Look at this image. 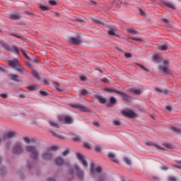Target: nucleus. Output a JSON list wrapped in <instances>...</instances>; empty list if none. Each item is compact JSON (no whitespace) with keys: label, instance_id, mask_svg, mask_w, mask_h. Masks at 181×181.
<instances>
[{"label":"nucleus","instance_id":"nucleus-59","mask_svg":"<svg viewBox=\"0 0 181 181\" xmlns=\"http://www.w3.org/2000/svg\"><path fill=\"white\" fill-rule=\"evenodd\" d=\"M44 84H45V86H49V81H47V79H44Z\"/></svg>","mask_w":181,"mask_h":181},{"label":"nucleus","instance_id":"nucleus-30","mask_svg":"<svg viewBox=\"0 0 181 181\" xmlns=\"http://www.w3.org/2000/svg\"><path fill=\"white\" fill-rule=\"evenodd\" d=\"M33 76L34 78H37V80H40V75H39V73H37V71H33Z\"/></svg>","mask_w":181,"mask_h":181},{"label":"nucleus","instance_id":"nucleus-6","mask_svg":"<svg viewBox=\"0 0 181 181\" xmlns=\"http://www.w3.org/2000/svg\"><path fill=\"white\" fill-rule=\"evenodd\" d=\"M163 64L164 66H160L158 67L159 71L161 73H164L165 74H170V70L169 69V68L167 66L168 64H169V62L168 61H163Z\"/></svg>","mask_w":181,"mask_h":181},{"label":"nucleus","instance_id":"nucleus-43","mask_svg":"<svg viewBox=\"0 0 181 181\" xmlns=\"http://www.w3.org/2000/svg\"><path fill=\"white\" fill-rule=\"evenodd\" d=\"M168 181H177V179L175 176H170L168 178Z\"/></svg>","mask_w":181,"mask_h":181},{"label":"nucleus","instance_id":"nucleus-8","mask_svg":"<svg viewBox=\"0 0 181 181\" xmlns=\"http://www.w3.org/2000/svg\"><path fill=\"white\" fill-rule=\"evenodd\" d=\"M42 159L44 160H52L53 159V154L50 150L45 151L42 155Z\"/></svg>","mask_w":181,"mask_h":181},{"label":"nucleus","instance_id":"nucleus-46","mask_svg":"<svg viewBox=\"0 0 181 181\" xmlns=\"http://www.w3.org/2000/svg\"><path fill=\"white\" fill-rule=\"evenodd\" d=\"M83 146L86 148V149H91V145L88 143H84Z\"/></svg>","mask_w":181,"mask_h":181},{"label":"nucleus","instance_id":"nucleus-20","mask_svg":"<svg viewBox=\"0 0 181 181\" xmlns=\"http://www.w3.org/2000/svg\"><path fill=\"white\" fill-rule=\"evenodd\" d=\"M71 136L74 142H81V139L76 134L71 133Z\"/></svg>","mask_w":181,"mask_h":181},{"label":"nucleus","instance_id":"nucleus-15","mask_svg":"<svg viewBox=\"0 0 181 181\" xmlns=\"http://www.w3.org/2000/svg\"><path fill=\"white\" fill-rule=\"evenodd\" d=\"M123 115L124 117H128L129 118H134L135 117V112L131 111V110H126L122 112Z\"/></svg>","mask_w":181,"mask_h":181},{"label":"nucleus","instance_id":"nucleus-61","mask_svg":"<svg viewBox=\"0 0 181 181\" xmlns=\"http://www.w3.org/2000/svg\"><path fill=\"white\" fill-rule=\"evenodd\" d=\"M165 109H166L168 111H172V107H170V106H166V107H165Z\"/></svg>","mask_w":181,"mask_h":181},{"label":"nucleus","instance_id":"nucleus-19","mask_svg":"<svg viewBox=\"0 0 181 181\" xmlns=\"http://www.w3.org/2000/svg\"><path fill=\"white\" fill-rule=\"evenodd\" d=\"M55 163L58 166H63L64 165V160L62 157H58L55 160Z\"/></svg>","mask_w":181,"mask_h":181},{"label":"nucleus","instance_id":"nucleus-7","mask_svg":"<svg viewBox=\"0 0 181 181\" xmlns=\"http://www.w3.org/2000/svg\"><path fill=\"white\" fill-rule=\"evenodd\" d=\"M59 121L64 124H73V119L70 116L62 115L58 117Z\"/></svg>","mask_w":181,"mask_h":181},{"label":"nucleus","instance_id":"nucleus-51","mask_svg":"<svg viewBox=\"0 0 181 181\" xmlns=\"http://www.w3.org/2000/svg\"><path fill=\"white\" fill-rule=\"evenodd\" d=\"M95 151L96 152H101V147H100V146H96L95 148Z\"/></svg>","mask_w":181,"mask_h":181},{"label":"nucleus","instance_id":"nucleus-34","mask_svg":"<svg viewBox=\"0 0 181 181\" xmlns=\"http://www.w3.org/2000/svg\"><path fill=\"white\" fill-rule=\"evenodd\" d=\"M127 32L129 33H133V35H139V32L134 29H129L127 30Z\"/></svg>","mask_w":181,"mask_h":181},{"label":"nucleus","instance_id":"nucleus-49","mask_svg":"<svg viewBox=\"0 0 181 181\" xmlns=\"http://www.w3.org/2000/svg\"><path fill=\"white\" fill-rule=\"evenodd\" d=\"M132 40H135L136 42H141V40H143L142 38H136V37H132Z\"/></svg>","mask_w":181,"mask_h":181},{"label":"nucleus","instance_id":"nucleus-50","mask_svg":"<svg viewBox=\"0 0 181 181\" xmlns=\"http://www.w3.org/2000/svg\"><path fill=\"white\" fill-rule=\"evenodd\" d=\"M12 145V142L11 141H8L7 143H6V149H9L10 148H11V146Z\"/></svg>","mask_w":181,"mask_h":181},{"label":"nucleus","instance_id":"nucleus-11","mask_svg":"<svg viewBox=\"0 0 181 181\" xmlns=\"http://www.w3.org/2000/svg\"><path fill=\"white\" fill-rule=\"evenodd\" d=\"M51 134H52V135L54 136H55V138H58V139H65L66 137L64 136V134L59 132L58 131H52Z\"/></svg>","mask_w":181,"mask_h":181},{"label":"nucleus","instance_id":"nucleus-27","mask_svg":"<svg viewBox=\"0 0 181 181\" xmlns=\"http://www.w3.org/2000/svg\"><path fill=\"white\" fill-rule=\"evenodd\" d=\"M108 158H110V159H113V161L115 162V163H118V160L115 159V154H114L113 153H109Z\"/></svg>","mask_w":181,"mask_h":181},{"label":"nucleus","instance_id":"nucleus-12","mask_svg":"<svg viewBox=\"0 0 181 181\" xmlns=\"http://www.w3.org/2000/svg\"><path fill=\"white\" fill-rule=\"evenodd\" d=\"M74 168L76 170V176L78 179L83 180V177H84V172L80 170V168H78V165H75Z\"/></svg>","mask_w":181,"mask_h":181},{"label":"nucleus","instance_id":"nucleus-14","mask_svg":"<svg viewBox=\"0 0 181 181\" xmlns=\"http://www.w3.org/2000/svg\"><path fill=\"white\" fill-rule=\"evenodd\" d=\"M69 43L72 45H81V40L80 37H71L69 38Z\"/></svg>","mask_w":181,"mask_h":181},{"label":"nucleus","instance_id":"nucleus-10","mask_svg":"<svg viewBox=\"0 0 181 181\" xmlns=\"http://www.w3.org/2000/svg\"><path fill=\"white\" fill-rule=\"evenodd\" d=\"M76 157L80 160L83 166H88V163H87V160H86V158L83 154L78 153H76Z\"/></svg>","mask_w":181,"mask_h":181},{"label":"nucleus","instance_id":"nucleus-22","mask_svg":"<svg viewBox=\"0 0 181 181\" xmlns=\"http://www.w3.org/2000/svg\"><path fill=\"white\" fill-rule=\"evenodd\" d=\"M9 19L17 21L18 19H21V16L19 14H11L9 16Z\"/></svg>","mask_w":181,"mask_h":181},{"label":"nucleus","instance_id":"nucleus-35","mask_svg":"<svg viewBox=\"0 0 181 181\" xmlns=\"http://www.w3.org/2000/svg\"><path fill=\"white\" fill-rule=\"evenodd\" d=\"M160 50H168L169 49V45L164 44L160 47Z\"/></svg>","mask_w":181,"mask_h":181},{"label":"nucleus","instance_id":"nucleus-47","mask_svg":"<svg viewBox=\"0 0 181 181\" xmlns=\"http://www.w3.org/2000/svg\"><path fill=\"white\" fill-rule=\"evenodd\" d=\"M8 95V93L0 94V97H1V98H7Z\"/></svg>","mask_w":181,"mask_h":181},{"label":"nucleus","instance_id":"nucleus-4","mask_svg":"<svg viewBox=\"0 0 181 181\" xmlns=\"http://www.w3.org/2000/svg\"><path fill=\"white\" fill-rule=\"evenodd\" d=\"M12 152L14 155H22L25 152L22 143H16L12 148Z\"/></svg>","mask_w":181,"mask_h":181},{"label":"nucleus","instance_id":"nucleus-48","mask_svg":"<svg viewBox=\"0 0 181 181\" xmlns=\"http://www.w3.org/2000/svg\"><path fill=\"white\" fill-rule=\"evenodd\" d=\"M124 162L127 163V165H131V160H129L128 158H124Z\"/></svg>","mask_w":181,"mask_h":181},{"label":"nucleus","instance_id":"nucleus-33","mask_svg":"<svg viewBox=\"0 0 181 181\" xmlns=\"http://www.w3.org/2000/svg\"><path fill=\"white\" fill-rule=\"evenodd\" d=\"M10 36H13L14 37H17V39H23V37L18 33L9 34Z\"/></svg>","mask_w":181,"mask_h":181},{"label":"nucleus","instance_id":"nucleus-53","mask_svg":"<svg viewBox=\"0 0 181 181\" xmlns=\"http://www.w3.org/2000/svg\"><path fill=\"white\" fill-rule=\"evenodd\" d=\"M24 141H25V144H30V139L28 137H25Z\"/></svg>","mask_w":181,"mask_h":181},{"label":"nucleus","instance_id":"nucleus-57","mask_svg":"<svg viewBox=\"0 0 181 181\" xmlns=\"http://www.w3.org/2000/svg\"><path fill=\"white\" fill-rule=\"evenodd\" d=\"M101 81H103V83H108V79L107 78H103Z\"/></svg>","mask_w":181,"mask_h":181},{"label":"nucleus","instance_id":"nucleus-28","mask_svg":"<svg viewBox=\"0 0 181 181\" xmlns=\"http://www.w3.org/2000/svg\"><path fill=\"white\" fill-rule=\"evenodd\" d=\"M0 71H1L2 73H7L8 67H6L4 64H0Z\"/></svg>","mask_w":181,"mask_h":181},{"label":"nucleus","instance_id":"nucleus-55","mask_svg":"<svg viewBox=\"0 0 181 181\" xmlns=\"http://www.w3.org/2000/svg\"><path fill=\"white\" fill-rule=\"evenodd\" d=\"M40 95H45V96H46V95H48V94H47V92H46V91H45V90H40Z\"/></svg>","mask_w":181,"mask_h":181},{"label":"nucleus","instance_id":"nucleus-56","mask_svg":"<svg viewBox=\"0 0 181 181\" xmlns=\"http://www.w3.org/2000/svg\"><path fill=\"white\" fill-rule=\"evenodd\" d=\"M28 88H29L30 91H35V90H36L35 86H28Z\"/></svg>","mask_w":181,"mask_h":181},{"label":"nucleus","instance_id":"nucleus-45","mask_svg":"<svg viewBox=\"0 0 181 181\" xmlns=\"http://www.w3.org/2000/svg\"><path fill=\"white\" fill-rule=\"evenodd\" d=\"M112 124H114V125H116L117 127L121 125V122H119V120H113Z\"/></svg>","mask_w":181,"mask_h":181},{"label":"nucleus","instance_id":"nucleus-3","mask_svg":"<svg viewBox=\"0 0 181 181\" xmlns=\"http://www.w3.org/2000/svg\"><path fill=\"white\" fill-rule=\"evenodd\" d=\"M0 45L2 46L5 50H7V52H11V53H16V54H19V48L18 47L13 45L12 47L9 46V45L2 42V41H0Z\"/></svg>","mask_w":181,"mask_h":181},{"label":"nucleus","instance_id":"nucleus-40","mask_svg":"<svg viewBox=\"0 0 181 181\" xmlns=\"http://www.w3.org/2000/svg\"><path fill=\"white\" fill-rule=\"evenodd\" d=\"M40 9H42V11H49L50 8L49 7H47V6H43L41 5L40 6Z\"/></svg>","mask_w":181,"mask_h":181},{"label":"nucleus","instance_id":"nucleus-62","mask_svg":"<svg viewBox=\"0 0 181 181\" xmlns=\"http://www.w3.org/2000/svg\"><path fill=\"white\" fill-rule=\"evenodd\" d=\"M162 170H168L169 169V168L166 167V166H163L161 168Z\"/></svg>","mask_w":181,"mask_h":181},{"label":"nucleus","instance_id":"nucleus-64","mask_svg":"<svg viewBox=\"0 0 181 181\" xmlns=\"http://www.w3.org/2000/svg\"><path fill=\"white\" fill-rule=\"evenodd\" d=\"M19 98H25V96L23 94H20L19 95Z\"/></svg>","mask_w":181,"mask_h":181},{"label":"nucleus","instance_id":"nucleus-42","mask_svg":"<svg viewBox=\"0 0 181 181\" xmlns=\"http://www.w3.org/2000/svg\"><path fill=\"white\" fill-rule=\"evenodd\" d=\"M79 78L81 81H87V76L84 75L79 76Z\"/></svg>","mask_w":181,"mask_h":181},{"label":"nucleus","instance_id":"nucleus-39","mask_svg":"<svg viewBox=\"0 0 181 181\" xmlns=\"http://www.w3.org/2000/svg\"><path fill=\"white\" fill-rule=\"evenodd\" d=\"M110 104L114 105V104H115V103H117V99L114 97H111L110 98Z\"/></svg>","mask_w":181,"mask_h":181},{"label":"nucleus","instance_id":"nucleus-9","mask_svg":"<svg viewBox=\"0 0 181 181\" xmlns=\"http://www.w3.org/2000/svg\"><path fill=\"white\" fill-rule=\"evenodd\" d=\"M102 170H103V169L101 168V167H97L95 168V165H94L93 163H92L90 164V173H91V175H95V172H97V173H101Z\"/></svg>","mask_w":181,"mask_h":181},{"label":"nucleus","instance_id":"nucleus-32","mask_svg":"<svg viewBox=\"0 0 181 181\" xmlns=\"http://www.w3.org/2000/svg\"><path fill=\"white\" fill-rule=\"evenodd\" d=\"M170 129H171V131H174V132H181L180 127H172Z\"/></svg>","mask_w":181,"mask_h":181},{"label":"nucleus","instance_id":"nucleus-38","mask_svg":"<svg viewBox=\"0 0 181 181\" xmlns=\"http://www.w3.org/2000/svg\"><path fill=\"white\" fill-rule=\"evenodd\" d=\"M57 149H59V147L57 146H51L49 149H47V151H50V152H52V151H57Z\"/></svg>","mask_w":181,"mask_h":181},{"label":"nucleus","instance_id":"nucleus-44","mask_svg":"<svg viewBox=\"0 0 181 181\" xmlns=\"http://www.w3.org/2000/svg\"><path fill=\"white\" fill-rule=\"evenodd\" d=\"M105 179H107L105 175H101L98 177V181H104Z\"/></svg>","mask_w":181,"mask_h":181},{"label":"nucleus","instance_id":"nucleus-36","mask_svg":"<svg viewBox=\"0 0 181 181\" xmlns=\"http://www.w3.org/2000/svg\"><path fill=\"white\" fill-rule=\"evenodd\" d=\"M107 34L110 36H115V30L110 29L109 31H107Z\"/></svg>","mask_w":181,"mask_h":181},{"label":"nucleus","instance_id":"nucleus-31","mask_svg":"<svg viewBox=\"0 0 181 181\" xmlns=\"http://www.w3.org/2000/svg\"><path fill=\"white\" fill-rule=\"evenodd\" d=\"M163 146L167 148V149H175V146L172 144H169L168 143H165L163 144Z\"/></svg>","mask_w":181,"mask_h":181},{"label":"nucleus","instance_id":"nucleus-26","mask_svg":"<svg viewBox=\"0 0 181 181\" xmlns=\"http://www.w3.org/2000/svg\"><path fill=\"white\" fill-rule=\"evenodd\" d=\"M93 22H95V23H98L99 25H104V20H103L100 18H94Z\"/></svg>","mask_w":181,"mask_h":181},{"label":"nucleus","instance_id":"nucleus-41","mask_svg":"<svg viewBox=\"0 0 181 181\" xmlns=\"http://www.w3.org/2000/svg\"><path fill=\"white\" fill-rule=\"evenodd\" d=\"M49 5L54 6L57 5V1H56L54 0H49Z\"/></svg>","mask_w":181,"mask_h":181},{"label":"nucleus","instance_id":"nucleus-63","mask_svg":"<svg viewBox=\"0 0 181 181\" xmlns=\"http://www.w3.org/2000/svg\"><path fill=\"white\" fill-rule=\"evenodd\" d=\"M47 181H56V180L54 179V177H50L48 178Z\"/></svg>","mask_w":181,"mask_h":181},{"label":"nucleus","instance_id":"nucleus-29","mask_svg":"<svg viewBox=\"0 0 181 181\" xmlns=\"http://www.w3.org/2000/svg\"><path fill=\"white\" fill-rule=\"evenodd\" d=\"M148 145L150 146H154V148H156L157 149H163V151H165V148L160 147V146L153 144L152 142L148 143Z\"/></svg>","mask_w":181,"mask_h":181},{"label":"nucleus","instance_id":"nucleus-25","mask_svg":"<svg viewBox=\"0 0 181 181\" xmlns=\"http://www.w3.org/2000/svg\"><path fill=\"white\" fill-rule=\"evenodd\" d=\"M97 100L100 103V104H105L107 103V100L104 98L103 96H97Z\"/></svg>","mask_w":181,"mask_h":181},{"label":"nucleus","instance_id":"nucleus-5","mask_svg":"<svg viewBox=\"0 0 181 181\" xmlns=\"http://www.w3.org/2000/svg\"><path fill=\"white\" fill-rule=\"evenodd\" d=\"M15 135H16V133L14 132H8L3 134L2 135L0 134V144L2 142V141H8V139H12Z\"/></svg>","mask_w":181,"mask_h":181},{"label":"nucleus","instance_id":"nucleus-17","mask_svg":"<svg viewBox=\"0 0 181 181\" xmlns=\"http://www.w3.org/2000/svg\"><path fill=\"white\" fill-rule=\"evenodd\" d=\"M8 76L13 81H16L17 83L21 82V80L19 79V76L16 74H8Z\"/></svg>","mask_w":181,"mask_h":181},{"label":"nucleus","instance_id":"nucleus-23","mask_svg":"<svg viewBox=\"0 0 181 181\" xmlns=\"http://www.w3.org/2000/svg\"><path fill=\"white\" fill-rule=\"evenodd\" d=\"M49 124L51 127H53L54 128H60V124L56 122L49 121Z\"/></svg>","mask_w":181,"mask_h":181},{"label":"nucleus","instance_id":"nucleus-37","mask_svg":"<svg viewBox=\"0 0 181 181\" xmlns=\"http://www.w3.org/2000/svg\"><path fill=\"white\" fill-rule=\"evenodd\" d=\"M69 153H70V150L67 148L64 152H62V156H67Z\"/></svg>","mask_w":181,"mask_h":181},{"label":"nucleus","instance_id":"nucleus-58","mask_svg":"<svg viewBox=\"0 0 181 181\" xmlns=\"http://www.w3.org/2000/svg\"><path fill=\"white\" fill-rule=\"evenodd\" d=\"M155 90H156V91H158V93H163V90H162V89H159L158 88H156Z\"/></svg>","mask_w":181,"mask_h":181},{"label":"nucleus","instance_id":"nucleus-54","mask_svg":"<svg viewBox=\"0 0 181 181\" xmlns=\"http://www.w3.org/2000/svg\"><path fill=\"white\" fill-rule=\"evenodd\" d=\"M81 94H82V95H87V94H88L87 90L83 89L81 90Z\"/></svg>","mask_w":181,"mask_h":181},{"label":"nucleus","instance_id":"nucleus-2","mask_svg":"<svg viewBox=\"0 0 181 181\" xmlns=\"http://www.w3.org/2000/svg\"><path fill=\"white\" fill-rule=\"evenodd\" d=\"M26 152H28L30 155L31 159L33 160H37V158L39 156V152L37 151V148L35 146H27L25 147Z\"/></svg>","mask_w":181,"mask_h":181},{"label":"nucleus","instance_id":"nucleus-21","mask_svg":"<svg viewBox=\"0 0 181 181\" xmlns=\"http://www.w3.org/2000/svg\"><path fill=\"white\" fill-rule=\"evenodd\" d=\"M105 91H106L107 93H117L118 94V93H120L119 90H117V89L114 88H106L105 89Z\"/></svg>","mask_w":181,"mask_h":181},{"label":"nucleus","instance_id":"nucleus-16","mask_svg":"<svg viewBox=\"0 0 181 181\" xmlns=\"http://www.w3.org/2000/svg\"><path fill=\"white\" fill-rule=\"evenodd\" d=\"M163 4L165 5V6H167L168 8H170L171 9H176V6L175 4L170 1H163Z\"/></svg>","mask_w":181,"mask_h":181},{"label":"nucleus","instance_id":"nucleus-24","mask_svg":"<svg viewBox=\"0 0 181 181\" xmlns=\"http://www.w3.org/2000/svg\"><path fill=\"white\" fill-rule=\"evenodd\" d=\"M130 93H132V94H135L136 95H140L141 90L136 89V88H132V89H130Z\"/></svg>","mask_w":181,"mask_h":181},{"label":"nucleus","instance_id":"nucleus-18","mask_svg":"<svg viewBox=\"0 0 181 181\" xmlns=\"http://www.w3.org/2000/svg\"><path fill=\"white\" fill-rule=\"evenodd\" d=\"M118 94L121 95L124 101H131V97L124 93V92H118Z\"/></svg>","mask_w":181,"mask_h":181},{"label":"nucleus","instance_id":"nucleus-60","mask_svg":"<svg viewBox=\"0 0 181 181\" xmlns=\"http://www.w3.org/2000/svg\"><path fill=\"white\" fill-rule=\"evenodd\" d=\"M93 125H95V127H100V123H98V122H93Z\"/></svg>","mask_w":181,"mask_h":181},{"label":"nucleus","instance_id":"nucleus-13","mask_svg":"<svg viewBox=\"0 0 181 181\" xmlns=\"http://www.w3.org/2000/svg\"><path fill=\"white\" fill-rule=\"evenodd\" d=\"M71 107H72V108H78V110H79L80 111H82V112H87V108L81 106L79 104H77V103L71 104Z\"/></svg>","mask_w":181,"mask_h":181},{"label":"nucleus","instance_id":"nucleus-52","mask_svg":"<svg viewBox=\"0 0 181 181\" xmlns=\"http://www.w3.org/2000/svg\"><path fill=\"white\" fill-rule=\"evenodd\" d=\"M124 56H125V57H127V59H129V58L132 57V54H131V53H125Z\"/></svg>","mask_w":181,"mask_h":181},{"label":"nucleus","instance_id":"nucleus-1","mask_svg":"<svg viewBox=\"0 0 181 181\" xmlns=\"http://www.w3.org/2000/svg\"><path fill=\"white\" fill-rule=\"evenodd\" d=\"M8 65L10 67L15 69V70L21 74V76H26L28 74V71L25 70V69L23 68L22 65L21 64V63H19V61L18 59L9 61Z\"/></svg>","mask_w":181,"mask_h":181}]
</instances>
